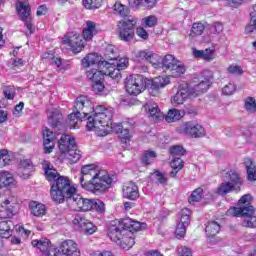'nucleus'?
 Instances as JSON below:
<instances>
[{"instance_id": "57", "label": "nucleus", "mask_w": 256, "mask_h": 256, "mask_svg": "<svg viewBox=\"0 0 256 256\" xmlns=\"http://www.w3.org/2000/svg\"><path fill=\"white\" fill-rule=\"evenodd\" d=\"M227 71L231 75H243V68H241V66L231 65L228 67Z\"/></svg>"}, {"instance_id": "62", "label": "nucleus", "mask_w": 256, "mask_h": 256, "mask_svg": "<svg viewBox=\"0 0 256 256\" xmlns=\"http://www.w3.org/2000/svg\"><path fill=\"white\" fill-rule=\"evenodd\" d=\"M6 99H14L15 98V88L8 86L3 91Z\"/></svg>"}, {"instance_id": "20", "label": "nucleus", "mask_w": 256, "mask_h": 256, "mask_svg": "<svg viewBox=\"0 0 256 256\" xmlns=\"http://www.w3.org/2000/svg\"><path fill=\"white\" fill-rule=\"evenodd\" d=\"M136 59L137 61H148V63H151L154 69H159V67H161V64L159 63V61H157V55H155L151 51H139L138 53H136Z\"/></svg>"}, {"instance_id": "10", "label": "nucleus", "mask_w": 256, "mask_h": 256, "mask_svg": "<svg viewBox=\"0 0 256 256\" xmlns=\"http://www.w3.org/2000/svg\"><path fill=\"white\" fill-rule=\"evenodd\" d=\"M62 43L71 47L74 53H81L85 48L83 37L77 33H70L62 38Z\"/></svg>"}, {"instance_id": "46", "label": "nucleus", "mask_w": 256, "mask_h": 256, "mask_svg": "<svg viewBox=\"0 0 256 256\" xmlns=\"http://www.w3.org/2000/svg\"><path fill=\"white\" fill-rule=\"evenodd\" d=\"M192 89V97H197V95H201V93H205V91L209 89V84H207L205 80L200 79V82L197 85H195Z\"/></svg>"}, {"instance_id": "40", "label": "nucleus", "mask_w": 256, "mask_h": 256, "mask_svg": "<svg viewBox=\"0 0 256 256\" xmlns=\"http://www.w3.org/2000/svg\"><path fill=\"white\" fill-rule=\"evenodd\" d=\"M203 31H205V24L201 22H195L192 25L189 39H195V37H199L203 35Z\"/></svg>"}, {"instance_id": "24", "label": "nucleus", "mask_w": 256, "mask_h": 256, "mask_svg": "<svg viewBox=\"0 0 256 256\" xmlns=\"http://www.w3.org/2000/svg\"><path fill=\"white\" fill-rule=\"evenodd\" d=\"M111 129L120 135L122 143H129L131 137H133V134L129 132V129L123 127V124L121 123L114 124Z\"/></svg>"}, {"instance_id": "45", "label": "nucleus", "mask_w": 256, "mask_h": 256, "mask_svg": "<svg viewBox=\"0 0 256 256\" xmlns=\"http://www.w3.org/2000/svg\"><path fill=\"white\" fill-rule=\"evenodd\" d=\"M104 57L108 61H115L117 57H119V52H117V48L113 45H108L104 52Z\"/></svg>"}, {"instance_id": "27", "label": "nucleus", "mask_w": 256, "mask_h": 256, "mask_svg": "<svg viewBox=\"0 0 256 256\" xmlns=\"http://www.w3.org/2000/svg\"><path fill=\"white\" fill-rule=\"evenodd\" d=\"M144 109L149 117L152 119H159L161 117V110H159V105L153 101H149L144 105Z\"/></svg>"}, {"instance_id": "5", "label": "nucleus", "mask_w": 256, "mask_h": 256, "mask_svg": "<svg viewBox=\"0 0 256 256\" xmlns=\"http://www.w3.org/2000/svg\"><path fill=\"white\" fill-rule=\"evenodd\" d=\"M161 68L165 73H168L170 77H174L175 79L183 77V75H185V71H187L185 64L171 54H167L162 58Z\"/></svg>"}, {"instance_id": "44", "label": "nucleus", "mask_w": 256, "mask_h": 256, "mask_svg": "<svg viewBox=\"0 0 256 256\" xmlns=\"http://www.w3.org/2000/svg\"><path fill=\"white\" fill-rule=\"evenodd\" d=\"M113 11L116 15H120V17H129V8L121 2H116L113 6Z\"/></svg>"}, {"instance_id": "37", "label": "nucleus", "mask_w": 256, "mask_h": 256, "mask_svg": "<svg viewBox=\"0 0 256 256\" xmlns=\"http://www.w3.org/2000/svg\"><path fill=\"white\" fill-rule=\"evenodd\" d=\"M244 164L247 170L248 181H256V165L253 163V160L247 158Z\"/></svg>"}, {"instance_id": "64", "label": "nucleus", "mask_w": 256, "mask_h": 256, "mask_svg": "<svg viewBox=\"0 0 256 256\" xmlns=\"http://www.w3.org/2000/svg\"><path fill=\"white\" fill-rule=\"evenodd\" d=\"M45 256H61V250L60 248H55V246H52Z\"/></svg>"}, {"instance_id": "29", "label": "nucleus", "mask_w": 256, "mask_h": 256, "mask_svg": "<svg viewBox=\"0 0 256 256\" xmlns=\"http://www.w3.org/2000/svg\"><path fill=\"white\" fill-rule=\"evenodd\" d=\"M13 232V222L11 220L0 221V237L9 239Z\"/></svg>"}, {"instance_id": "19", "label": "nucleus", "mask_w": 256, "mask_h": 256, "mask_svg": "<svg viewBox=\"0 0 256 256\" xmlns=\"http://www.w3.org/2000/svg\"><path fill=\"white\" fill-rule=\"evenodd\" d=\"M122 195L124 199L136 201V199H139V187L134 182H128L122 188Z\"/></svg>"}, {"instance_id": "23", "label": "nucleus", "mask_w": 256, "mask_h": 256, "mask_svg": "<svg viewBox=\"0 0 256 256\" xmlns=\"http://www.w3.org/2000/svg\"><path fill=\"white\" fill-rule=\"evenodd\" d=\"M43 139H44V149L45 153H52L55 147V133L53 131L46 128L43 131Z\"/></svg>"}, {"instance_id": "9", "label": "nucleus", "mask_w": 256, "mask_h": 256, "mask_svg": "<svg viewBox=\"0 0 256 256\" xmlns=\"http://www.w3.org/2000/svg\"><path fill=\"white\" fill-rule=\"evenodd\" d=\"M179 133L192 137L193 139H199V137H205V128L195 122H186L178 128Z\"/></svg>"}, {"instance_id": "54", "label": "nucleus", "mask_w": 256, "mask_h": 256, "mask_svg": "<svg viewBox=\"0 0 256 256\" xmlns=\"http://www.w3.org/2000/svg\"><path fill=\"white\" fill-rule=\"evenodd\" d=\"M157 21V16L150 15L142 19V24L144 27H155V25H157Z\"/></svg>"}, {"instance_id": "1", "label": "nucleus", "mask_w": 256, "mask_h": 256, "mask_svg": "<svg viewBox=\"0 0 256 256\" xmlns=\"http://www.w3.org/2000/svg\"><path fill=\"white\" fill-rule=\"evenodd\" d=\"M94 112V113H93ZM93 113L87 118L86 127L88 131H95L98 137H105L113 124V108L97 106L93 108V102L87 96H79L76 99L74 111L68 115L70 129H79V125L87 115Z\"/></svg>"}, {"instance_id": "28", "label": "nucleus", "mask_w": 256, "mask_h": 256, "mask_svg": "<svg viewBox=\"0 0 256 256\" xmlns=\"http://www.w3.org/2000/svg\"><path fill=\"white\" fill-rule=\"evenodd\" d=\"M102 65H106L107 71H104V75H108L112 79H121V70L115 66V63L102 62Z\"/></svg>"}, {"instance_id": "52", "label": "nucleus", "mask_w": 256, "mask_h": 256, "mask_svg": "<svg viewBox=\"0 0 256 256\" xmlns=\"http://www.w3.org/2000/svg\"><path fill=\"white\" fill-rule=\"evenodd\" d=\"M103 3V0H83L82 5L85 9H99Z\"/></svg>"}, {"instance_id": "34", "label": "nucleus", "mask_w": 256, "mask_h": 256, "mask_svg": "<svg viewBox=\"0 0 256 256\" xmlns=\"http://www.w3.org/2000/svg\"><path fill=\"white\" fill-rule=\"evenodd\" d=\"M225 177L228 183H231V185L235 186L236 189L241 191V185H243V180H241V177H239L237 172L231 170L230 172L226 173Z\"/></svg>"}, {"instance_id": "16", "label": "nucleus", "mask_w": 256, "mask_h": 256, "mask_svg": "<svg viewBox=\"0 0 256 256\" xmlns=\"http://www.w3.org/2000/svg\"><path fill=\"white\" fill-rule=\"evenodd\" d=\"M124 235L127 234L122 223L110 224L108 228V237L111 239V241L119 244L121 242V239H123Z\"/></svg>"}, {"instance_id": "12", "label": "nucleus", "mask_w": 256, "mask_h": 256, "mask_svg": "<svg viewBox=\"0 0 256 256\" xmlns=\"http://www.w3.org/2000/svg\"><path fill=\"white\" fill-rule=\"evenodd\" d=\"M44 173L46 175L47 181H54L50 189V195H51L52 201H53V191H57V189H54V187L59 184V181L61 179H65L66 181H68V184L71 185V180H69L67 177L59 175V172H57V170L54 169L51 166V164L44 165Z\"/></svg>"}, {"instance_id": "31", "label": "nucleus", "mask_w": 256, "mask_h": 256, "mask_svg": "<svg viewBox=\"0 0 256 256\" xmlns=\"http://www.w3.org/2000/svg\"><path fill=\"white\" fill-rule=\"evenodd\" d=\"M32 246L36 247L41 251V253H44V255L53 247L51 244V241L47 238H41L39 240H33Z\"/></svg>"}, {"instance_id": "49", "label": "nucleus", "mask_w": 256, "mask_h": 256, "mask_svg": "<svg viewBox=\"0 0 256 256\" xmlns=\"http://www.w3.org/2000/svg\"><path fill=\"white\" fill-rule=\"evenodd\" d=\"M9 163H11V156L9 155V151L5 149L0 150V169L7 167Z\"/></svg>"}, {"instance_id": "32", "label": "nucleus", "mask_w": 256, "mask_h": 256, "mask_svg": "<svg viewBox=\"0 0 256 256\" xmlns=\"http://www.w3.org/2000/svg\"><path fill=\"white\" fill-rule=\"evenodd\" d=\"M17 181L9 172H0V187H15Z\"/></svg>"}, {"instance_id": "63", "label": "nucleus", "mask_w": 256, "mask_h": 256, "mask_svg": "<svg viewBox=\"0 0 256 256\" xmlns=\"http://www.w3.org/2000/svg\"><path fill=\"white\" fill-rule=\"evenodd\" d=\"M92 89L94 93H103V91H105V85H103V81L94 82Z\"/></svg>"}, {"instance_id": "33", "label": "nucleus", "mask_w": 256, "mask_h": 256, "mask_svg": "<svg viewBox=\"0 0 256 256\" xmlns=\"http://www.w3.org/2000/svg\"><path fill=\"white\" fill-rule=\"evenodd\" d=\"M61 159H66L69 163H77L81 159V150L76 148H72L64 155L60 156Z\"/></svg>"}, {"instance_id": "55", "label": "nucleus", "mask_w": 256, "mask_h": 256, "mask_svg": "<svg viewBox=\"0 0 256 256\" xmlns=\"http://www.w3.org/2000/svg\"><path fill=\"white\" fill-rule=\"evenodd\" d=\"M171 155H174V157H183L185 155L186 150L182 146L176 145L170 148Z\"/></svg>"}, {"instance_id": "53", "label": "nucleus", "mask_w": 256, "mask_h": 256, "mask_svg": "<svg viewBox=\"0 0 256 256\" xmlns=\"http://www.w3.org/2000/svg\"><path fill=\"white\" fill-rule=\"evenodd\" d=\"M155 157H157V154L154 151H146L142 157V163L144 165H151Z\"/></svg>"}, {"instance_id": "58", "label": "nucleus", "mask_w": 256, "mask_h": 256, "mask_svg": "<svg viewBox=\"0 0 256 256\" xmlns=\"http://www.w3.org/2000/svg\"><path fill=\"white\" fill-rule=\"evenodd\" d=\"M210 31L214 35H219V33H223V24L221 22H215L211 26Z\"/></svg>"}, {"instance_id": "2", "label": "nucleus", "mask_w": 256, "mask_h": 256, "mask_svg": "<svg viewBox=\"0 0 256 256\" xmlns=\"http://www.w3.org/2000/svg\"><path fill=\"white\" fill-rule=\"evenodd\" d=\"M52 197L54 203H64L72 211H97L105 213V203L99 199H87L77 194V188L69 184V180L61 179L57 186H54Z\"/></svg>"}, {"instance_id": "14", "label": "nucleus", "mask_w": 256, "mask_h": 256, "mask_svg": "<svg viewBox=\"0 0 256 256\" xmlns=\"http://www.w3.org/2000/svg\"><path fill=\"white\" fill-rule=\"evenodd\" d=\"M191 96L193 97V91L189 89V84L182 83L178 86L177 93L171 99V103L174 107H179V105H183Z\"/></svg>"}, {"instance_id": "26", "label": "nucleus", "mask_w": 256, "mask_h": 256, "mask_svg": "<svg viewBox=\"0 0 256 256\" xmlns=\"http://www.w3.org/2000/svg\"><path fill=\"white\" fill-rule=\"evenodd\" d=\"M97 34V24L93 21H87L86 27L83 29L82 35L85 41H91Z\"/></svg>"}, {"instance_id": "61", "label": "nucleus", "mask_w": 256, "mask_h": 256, "mask_svg": "<svg viewBox=\"0 0 256 256\" xmlns=\"http://www.w3.org/2000/svg\"><path fill=\"white\" fill-rule=\"evenodd\" d=\"M235 89V84L229 83L222 89V93L223 95H233V93H235Z\"/></svg>"}, {"instance_id": "7", "label": "nucleus", "mask_w": 256, "mask_h": 256, "mask_svg": "<svg viewBox=\"0 0 256 256\" xmlns=\"http://www.w3.org/2000/svg\"><path fill=\"white\" fill-rule=\"evenodd\" d=\"M125 89L129 95H140L145 91V78L139 74L128 76L125 79Z\"/></svg>"}, {"instance_id": "8", "label": "nucleus", "mask_w": 256, "mask_h": 256, "mask_svg": "<svg viewBox=\"0 0 256 256\" xmlns=\"http://www.w3.org/2000/svg\"><path fill=\"white\" fill-rule=\"evenodd\" d=\"M1 219H11L17 213V199L15 196L9 194L8 196H1Z\"/></svg>"}, {"instance_id": "6", "label": "nucleus", "mask_w": 256, "mask_h": 256, "mask_svg": "<svg viewBox=\"0 0 256 256\" xmlns=\"http://www.w3.org/2000/svg\"><path fill=\"white\" fill-rule=\"evenodd\" d=\"M137 18L129 16L127 20H122L118 23V35L121 41L129 43L135 37V27Z\"/></svg>"}, {"instance_id": "39", "label": "nucleus", "mask_w": 256, "mask_h": 256, "mask_svg": "<svg viewBox=\"0 0 256 256\" xmlns=\"http://www.w3.org/2000/svg\"><path fill=\"white\" fill-rule=\"evenodd\" d=\"M250 16V22L245 28L246 35H250V33H256V4L252 6Z\"/></svg>"}, {"instance_id": "47", "label": "nucleus", "mask_w": 256, "mask_h": 256, "mask_svg": "<svg viewBox=\"0 0 256 256\" xmlns=\"http://www.w3.org/2000/svg\"><path fill=\"white\" fill-rule=\"evenodd\" d=\"M201 199H203V189L197 188L192 192V194L188 198V203H190V205H195V203H199Z\"/></svg>"}, {"instance_id": "59", "label": "nucleus", "mask_w": 256, "mask_h": 256, "mask_svg": "<svg viewBox=\"0 0 256 256\" xmlns=\"http://www.w3.org/2000/svg\"><path fill=\"white\" fill-rule=\"evenodd\" d=\"M200 79H203L204 82L210 85L211 81H213V72L210 70H204Z\"/></svg>"}, {"instance_id": "50", "label": "nucleus", "mask_w": 256, "mask_h": 256, "mask_svg": "<svg viewBox=\"0 0 256 256\" xmlns=\"http://www.w3.org/2000/svg\"><path fill=\"white\" fill-rule=\"evenodd\" d=\"M244 109L247 113H256V101L253 97H247L244 100Z\"/></svg>"}, {"instance_id": "41", "label": "nucleus", "mask_w": 256, "mask_h": 256, "mask_svg": "<svg viewBox=\"0 0 256 256\" xmlns=\"http://www.w3.org/2000/svg\"><path fill=\"white\" fill-rule=\"evenodd\" d=\"M96 63H101V57L97 53H90L82 59V66L84 67H91V65H96Z\"/></svg>"}, {"instance_id": "43", "label": "nucleus", "mask_w": 256, "mask_h": 256, "mask_svg": "<svg viewBox=\"0 0 256 256\" xmlns=\"http://www.w3.org/2000/svg\"><path fill=\"white\" fill-rule=\"evenodd\" d=\"M208 237H215L221 231V225L217 221H211L205 228Z\"/></svg>"}, {"instance_id": "4", "label": "nucleus", "mask_w": 256, "mask_h": 256, "mask_svg": "<svg viewBox=\"0 0 256 256\" xmlns=\"http://www.w3.org/2000/svg\"><path fill=\"white\" fill-rule=\"evenodd\" d=\"M249 203H251V196L245 194L239 199L238 207H231L227 210L226 215L228 217H244L243 227L254 229L256 227L255 208Z\"/></svg>"}, {"instance_id": "30", "label": "nucleus", "mask_w": 256, "mask_h": 256, "mask_svg": "<svg viewBox=\"0 0 256 256\" xmlns=\"http://www.w3.org/2000/svg\"><path fill=\"white\" fill-rule=\"evenodd\" d=\"M29 207L31 214L34 215V217H43V215L47 213V207H45V204L33 201L30 202Z\"/></svg>"}, {"instance_id": "13", "label": "nucleus", "mask_w": 256, "mask_h": 256, "mask_svg": "<svg viewBox=\"0 0 256 256\" xmlns=\"http://www.w3.org/2000/svg\"><path fill=\"white\" fill-rule=\"evenodd\" d=\"M189 223H191V210L188 208H184L180 212V221L176 226L175 235L178 239H182L185 237V233H187V227H189Z\"/></svg>"}, {"instance_id": "3", "label": "nucleus", "mask_w": 256, "mask_h": 256, "mask_svg": "<svg viewBox=\"0 0 256 256\" xmlns=\"http://www.w3.org/2000/svg\"><path fill=\"white\" fill-rule=\"evenodd\" d=\"M80 183L83 189L91 193H103L111 187L113 178L107 170H103L97 164H87L81 168Z\"/></svg>"}, {"instance_id": "56", "label": "nucleus", "mask_w": 256, "mask_h": 256, "mask_svg": "<svg viewBox=\"0 0 256 256\" xmlns=\"http://www.w3.org/2000/svg\"><path fill=\"white\" fill-rule=\"evenodd\" d=\"M114 65L120 69V71H125L129 67V58H120Z\"/></svg>"}, {"instance_id": "38", "label": "nucleus", "mask_w": 256, "mask_h": 256, "mask_svg": "<svg viewBox=\"0 0 256 256\" xmlns=\"http://www.w3.org/2000/svg\"><path fill=\"white\" fill-rule=\"evenodd\" d=\"M183 115L184 113L181 110L172 108L166 114L165 121H167V123H175V121L182 119Z\"/></svg>"}, {"instance_id": "15", "label": "nucleus", "mask_w": 256, "mask_h": 256, "mask_svg": "<svg viewBox=\"0 0 256 256\" xmlns=\"http://www.w3.org/2000/svg\"><path fill=\"white\" fill-rule=\"evenodd\" d=\"M76 147L77 143H75V138L71 135L63 134L58 141L60 157Z\"/></svg>"}, {"instance_id": "21", "label": "nucleus", "mask_w": 256, "mask_h": 256, "mask_svg": "<svg viewBox=\"0 0 256 256\" xmlns=\"http://www.w3.org/2000/svg\"><path fill=\"white\" fill-rule=\"evenodd\" d=\"M192 55L195 59H203L204 61H213L217 57L215 53V48H206L205 50H198L197 48H192Z\"/></svg>"}, {"instance_id": "17", "label": "nucleus", "mask_w": 256, "mask_h": 256, "mask_svg": "<svg viewBox=\"0 0 256 256\" xmlns=\"http://www.w3.org/2000/svg\"><path fill=\"white\" fill-rule=\"evenodd\" d=\"M60 253L64 256H81V252L79 251V247L77 243L73 240H66L61 243Z\"/></svg>"}, {"instance_id": "60", "label": "nucleus", "mask_w": 256, "mask_h": 256, "mask_svg": "<svg viewBox=\"0 0 256 256\" xmlns=\"http://www.w3.org/2000/svg\"><path fill=\"white\" fill-rule=\"evenodd\" d=\"M136 35L140 37V39H144V41H147V39H149V33L143 27H138L136 29Z\"/></svg>"}, {"instance_id": "22", "label": "nucleus", "mask_w": 256, "mask_h": 256, "mask_svg": "<svg viewBox=\"0 0 256 256\" xmlns=\"http://www.w3.org/2000/svg\"><path fill=\"white\" fill-rule=\"evenodd\" d=\"M74 225H79L81 231L86 235H93L97 231V226L93 225L91 221L85 218H76L74 219Z\"/></svg>"}, {"instance_id": "51", "label": "nucleus", "mask_w": 256, "mask_h": 256, "mask_svg": "<svg viewBox=\"0 0 256 256\" xmlns=\"http://www.w3.org/2000/svg\"><path fill=\"white\" fill-rule=\"evenodd\" d=\"M122 249H131L135 245V239L133 237L123 236V238L118 243Z\"/></svg>"}, {"instance_id": "25", "label": "nucleus", "mask_w": 256, "mask_h": 256, "mask_svg": "<svg viewBox=\"0 0 256 256\" xmlns=\"http://www.w3.org/2000/svg\"><path fill=\"white\" fill-rule=\"evenodd\" d=\"M122 226L124 227L125 233L129 231L130 233H137V231H141L142 225L141 222L133 220L131 218L124 219L122 221Z\"/></svg>"}, {"instance_id": "35", "label": "nucleus", "mask_w": 256, "mask_h": 256, "mask_svg": "<svg viewBox=\"0 0 256 256\" xmlns=\"http://www.w3.org/2000/svg\"><path fill=\"white\" fill-rule=\"evenodd\" d=\"M61 119H63V115L57 109H54L48 113V122L51 125V127H59Z\"/></svg>"}, {"instance_id": "42", "label": "nucleus", "mask_w": 256, "mask_h": 256, "mask_svg": "<svg viewBox=\"0 0 256 256\" xmlns=\"http://www.w3.org/2000/svg\"><path fill=\"white\" fill-rule=\"evenodd\" d=\"M88 79L93 83H99L103 81L105 72L99 71L97 69H90L86 72Z\"/></svg>"}, {"instance_id": "18", "label": "nucleus", "mask_w": 256, "mask_h": 256, "mask_svg": "<svg viewBox=\"0 0 256 256\" xmlns=\"http://www.w3.org/2000/svg\"><path fill=\"white\" fill-rule=\"evenodd\" d=\"M171 83V80L169 79V76H158L153 79L152 85L149 89L150 94L154 97L159 95V89H163L167 87Z\"/></svg>"}, {"instance_id": "36", "label": "nucleus", "mask_w": 256, "mask_h": 256, "mask_svg": "<svg viewBox=\"0 0 256 256\" xmlns=\"http://www.w3.org/2000/svg\"><path fill=\"white\" fill-rule=\"evenodd\" d=\"M170 165L172 167L170 177L175 178L177 177V173H179L181 169H183V167L185 166V162H183L181 158L176 157L171 161Z\"/></svg>"}, {"instance_id": "48", "label": "nucleus", "mask_w": 256, "mask_h": 256, "mask_svg": "<svg viewBox=\"0 0 256 256\" xmlns=\"http://www.w3.org/2000/svg\"><path fill=\"white\" fill-rule=\"evenodd\" d=\"M230 191H239V189L233 186L231 182H224L218 188L219 195H227Z\"/></svg>"}, {"instance_id": "11", "label": "nucleus", "mask_w": 256, "mask_h": 256, "mask_svg": "<svg viewBox=\"0 0 256 256\" xmlns=\"http://www.w3.org/2000/svg\"><path fill=\"white\" fill-rule=\"evenodd\" d=\"M16 9L19 17L24 21L26 29L29 31L26 35H31L34 31L33 24L31 23V6L27 2H19L16 5Z\"/></svg>"}]
</instances>
